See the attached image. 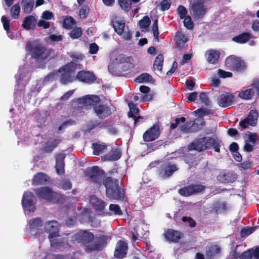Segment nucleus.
<instances>
[{
	"label": "nucleus",
	"mask_w": 259,
	"mask_h": 259,
	"mask_svg": "<svg viewBox=\"0 0 259 259\" xmlns=\"http://www.w3.org/2000/svg\"><path fill=\"white\" fill-rule=\"evenodd\" d=\"M152 31L155 39L158 41V20H155L153 24Z\"/></svg>",
	"instance_id": "nucleus-59"
},
{
	"label": "nucleus",
	"mask_w": 259,
	"mask_h": 259,
	"mask_svg": "<svg viewBox=\"0 0 259 259\" xmlns=\"http://www.w3.org/2000/svg\"><path fill=\"white\" fill-rule=\"evenodd\" d=\"M161 10L162 11L167 10L169 9L171 6L170 0H163L160 4Z\"/></svg>",
	"instance_id": "nucleus-63"
},
{
	"label": "nucleus",
	"mask_w": 259,
	"mask_h": 259,
	"mask_svg": "<svg viewBox=\"0 0 259 259\" xmlns=\"http://www.w3.org/2000/svg\"><path fill=\"white\" fill-rule=\"evenodd\" d=\"M159 135V127L154 124L143 135V139L145 142H150L155 140Z\"/></svg>",
	"instance_id": "nucleus-15"
},
{
	"label": "nucleus",
	"mask_w": 259,
	"mask_h": 259,
	"mask_svg": "<svg viewBox=\"0 0 259 259\" xmlns=\"http://www.w3.org/2000/svg\"><path fill=\"white\" fill-rule=\"evenodd\" d=\"M257 138V135L255 133H250L248 135L245 139V144L244 147L245 151L250 152L253 150Z\"/></svg>",
	"instance_id": "nucleus-23"
},
{
	"label": "nucleus",
	"mask_w": 259,
	"mask_h": 259,
	"mask_svg": "<svg viewBox=\"0 0 259 259\" xmlns=\"http://www.w3.org/2000/svg\"><path fill=\"white\" fill-rule=\"evenodd\" d=\"M250 87L253 88L254 90L255 94L259 96V79H254L250 85Z\"/></svg>",
	"instance_id": "nucleus-61"
},
{
	"label": "nucleus",
	"mask_w": 259,
	"mask_h": 259,
	"mask_svg": "<svg viewBox=\"0 0 259 259\" xmlns=\"http://www.w3.org/2000/svg\"><path fill=\"white\" fill-rule=\"evenodd\" d=\"M94 154L99 155L106 148V146L103 144H94L92 145Z\"/></svg>",
	"instance_id": "nucleus-45"
},
{
	"label": "nucleus",
	"mask_w": 259,
	"mask_h": 259,
	"mask_svg": "<svg viewBox=\"0 0 259 259\" xmlns=\"http://www.w3.org/2000/svg\"><path fill=\"white\" fill-rule=\"evenodd\" d=\"M134 67V59L131 56L120 54L116 55L108 66V70L112 73L126 71Z\"/></svg>",
	"instance_id": "nucleus-1"
},
{
	"label": "nucleus",
	"mask_w": 259,
	"mask_h": 259,
	"mask_svg": "<svg viewBox=\"0 0 259 259\" xmlns=\"http://www.w3.org/2000/svg\"><path fill=\"white\" fill-rule=\"evenodd\" d=\"M190 10L192 12L193 16H203L206 13L203 3L200 1L194 2L192 4Z\"/></svg>",
	"instance_id": "nucleus-16"
},
{
	"label": "nucleus",
	"mask_w": 259,
	"mask_h": 259,
	"mask_svg": "<svg viewBox=\"0 0 259 259\" xmlns=\"http://www.w3.org/2000/svg\"><path fill=\"white\" fill-rule=\"evenodd\" d=\"M152 80V76L148 73H145L138 76L136 81L138 82H151Z\"/></svg>",
	"instance_id": "nucleus-43"
},
{
	"label": "nucleus",
	"mask_w": 259,
	"mask_h": 259,
	"mask_svg": "<svg viewBox=\"0 0 259 259\" xmlns=\"http://www.w3.org/2000/svg\"><path fill=\"white\" fill-rule=\"evenodd\" d=\"M90 9L87 5H83L79 10V16H87L90 12Z\"/></svg>",
	"instance_id": "nucleus-55"
},
{
	"label": "nucleus",
	"mask_w": 259,
	"mask_h": 259,
	"mask_svg": "<svg viewBox=\"0 0 259 259\" xmlns=\"http://www.w3.org/2000/svg\"><path fill=\"white\" fill-rule=\"evenodd\" d=\"M225 64L230 69L239 72L244 71L246 67L245 62L240 58L235 56L227 57L226 59Z\"/></svg>",
	"instance_id": "nucleus-7"
},
{
	"label": "nucleus",
	"mask_w": 259,
	"mask_h": 259,
	"mask_svg": "<svg viewBox=\"0 0 259 259\" xmlns=\"http://www.w3.org/2000/svg\"><path fill=\"white\" fill-rule=\"evenodd\" d=\"M94 111L100 118H104L109 115L111 111L108 107L104 105H99L94 107Z\"/></svg>",
	"instance_id": "nucleus-27"
},
{
	"label": "nucleus",
	"mask_w": 259,
	"mask_h": 259,
	"mask_svg": "<svg viewBox=\"0 0 259 259\" xmlns=\"http://www.w3.org/2000/svg\"><path fill=\"white\" fill-rule=\"evenodd\" d=\"M250 38V35L248 33H243L232 38V40L239 44H244Z\"/></svg>",
	"instance_id": "nucleus-36"
},
{
	"label": "nucleus",
	"mask_w": 259,
	"mask_h": 259,
	"mask_svg": "<svg viewBox=\"0 0 259 259\" xmlns=\"http://www.w3.org/2000/svg\"><path fill=\"white\" fill-rule=\"evenodd\" d=\"M20 12V6L19 4L13 5L11 9L12 16H19Z\"/></svg>",
	"instance_id": "nucleus-53"
},
{
	"label": "nucleus",
	"mask_w": 259,
	"mask_h": 259,
	"mask_svg": "<svg viewBox=\"0 0 259 259\" xmlns=\"http://www.w3.org/2000/svg\"><path fill=\"white\" fill-rule=\"evenodd\" d=\"M177 169L178 168L175 164H171L170 162H166L159 169V176L162 178H167Z\"/></svg>",
	"instance_id": "nucleus-13"
},
{
	"label": "nucleus",
	"mask_w": 259,
	"mask_h": 259,
	"mask_svg": "<svg viewBox=\"0 0 259 259\" xmlns=\"http://www.w3.org/2000/svg\"><path fill=\"white\" fill-rule=\"evenodd\" d=\"M177 37L176 45L179 49H182L185 43L188 41V38L187 36L180 31H178L176 34Z\"/></svg>",
	"instance_id": "nucleus-32"
},
{
	"label": "nucleus",
	"mask_w": 259,
	"mask_h": 259,
	"mask_svg": "<svg viewBox=\"0 0 259 259\" xmlns=\"http://www.w3.org/2000/svg\"><path fill=\"white\" fill-rule=\"evenodd\" d=\"M36 194L39 197L53 203L59 202L60 197V194L52 191L48 187H42L38 189Z\"/></svg>",
	"instance_id": "nucleus-8"
},
{
	"label": "nucleus",
	"mask_w": 259,
	"mask_h": 259,
	"mask_svg": "<svg viewBox=\"0 0 259 259\" xmlns=\"http://www.w3.org/2000/svg\"><path fill=\"white\" fill-rule=\"evenodd\" d=\"M232 256L235 258L239 257L240 259H251L250 250L245 251L240 256L236 251H234L232 253Z\"/></svg>",
	"instance_id": "nucleus-47"
},
{
	"label": "nucleus",
	"mask_w": 259,
	"mask_h": 259,
	"mask_svg": "<svg viewBox=\"0 0 259 259\" xmlns=\"http://www.w3.org/2000/svg\"><path fill=\"white\" fill-rule=\"evenodd\" d=\"M22 10L24 13L29 14L31 12L34 6L33 0H22Z\"/></svg>",
	"instance_id": "nucleus-35"
},
{
	"label": "nucleus",
	"mask_w": 259,
	"mask_h": 259,
	"mask_svg": "<svg viewBox=\"0 0 259 259\" xmlns=\"http://www.w3.org/2000/svg\"><path fill=\"white\" fill-rule=\"evenodd\" d=\"M102 246L103 244L101 242L98 243L95 242H93L88 245L87 247L89 250L92 251L94 250L100 249Z\"/></svg>",
	"instance_id": "nucleus-49"
},
{
	"label": "nucleus",
	"mask_w": 259,
	"mask_h": 259,
	"mask_svg": "<svg viewBox=\"0 0 259 259\" xmlns=\"http://www.w3.org/2000/svg\"><path fill=\"white\" fill-rule=\"evenodd\" d=\"M48 42L59 41L62 39L61 35L52 34L46 38Z\"/></svg>",
	"instance_id": "nucleus-58"
},
{
	"label": "nucleus",
	"mask_w": 259,
	"mask_h": 259,
	"mask_svg": "<svg viewBox=\"0 0 259 259\" xmlns=\"http://www.w3.org/2000/svg\"><path fill=\"white\" fill-rule=\"evenodd\" d=\"M88 175L91 180L97 183H100L103 178V174L98 166H93L88 170Z\"/></svg>",
	"instance_id": "nucleus-14"
},
{
	"label": "nucleus",
	"mask_w": 259,
	"mask_h": 259,
	"mask_svg": "<svg viewBox=\"0 0 259 259\" xmlns=\"http://www.w3.org/2000/svg\"><path fill=\"white\" fill-rule=\"evenodd\" d=\"M150 89L147 86L142 85L140 88V91L142 93L146 95L142 96L141 98V101H149L152 100V96L151 94H148L149 92Z\"/></svg>",
	"instance_id": "nucleus-40"
},
{
	"label": "nucleus",
	"mask_w": 259,
	"mask_h": 259,
	"mask_svg": "<svg viewBox=\"0 0 259 259\" xmlns=\"http://www.w3.org/2000/svg\"><path fill=\"white\" fill-rule=\"evenodd\" d=\"M75 21L72 17H66V18L62 22L63 27L67 29L72 28L75 25Z\"/></svg>",
	"instance_id": "nucleus-42"
},
{
	"label": "nucleus",
	"mask_w": 259,
	"mask_h": 259,
	"mask_svg": "<svg viewBox=\"0 0 259 259\" xmlns=\"http://www.w3.org/2000/svg\"><path fill=\"white\" fill-rule=\"evenodd\" d=\"M220 53L219 51L210 49L205 53V57L207 61L211 64H215L219 61Z\"/></svg>",
	"instance_id": "nucleus-22"
},
{
	"label": "nucleus",
	"mask_w": 259,
	"mask_h": 259,
	"mask_svg": "<svg viewBox=\"0 0 259 259\" xmlns=\"http://www.w3.org/2000/svg\"><path fill=\"white\" fill-rule=\"evenodd\" d=\"M164 236L168 241L177 242L181 239L182 234L178 231L173 229H168L165 232Z\"/></svg>",
	"instance_id": "nucleus-21"
},
{
	"label": "nucleus",
	"mask_w": 259,
	"mask_h": 259,
	"mask_svg": "<svg viewBox=\"0 0 259 259\" xmlns=\"http://www.w3.org/2000/svg\"><path fill=\"white\" fill-rule=\"evenodd\" d=\"M1 21L4 29L7 31L8 37L11 39H13V35L10 31V28L12 25L10 20L8 19V17H2Z\"/></svg>",
	"instance_id": "nucleus-38"
},
{
	"label": "nucleus",
	"mask_w": 259,
	"mask_h": 259,
	"mask_svg": "<svg viewBox=\"0 0 259 259\" xmlns=\"http://www.w3.org/2000/svg\"><path fill=\"white\" fill-rule=\"evenodd\" d=\"M65 155L62 153L58 154L56 157L55 168L58 175H62L64 173V159Z\"/></svg>",
	"instance_id": "nucleus-25"
},
{
	"label": "nucleus",
	"mask_w": 259,
	"mask_h": 259,
	"mask_svg": "<svg viewBox=\"0 0 259 259\" xmlns=\"http://www.w3.org/2000/svg\"><path fill=\"white\" fill-rule=\"evenodd\" d=\"M127 246L126 242L119 241L116 244L114 256L118 258H123L127 253Z\"/></svg>",
	"instance_id": "nucleus-19"
},
{
	"label": "nucleus",
	"mask_w": 259,
	"mask_h": 259,
	"mask_svg": "<svg viewBox=\"0 0 259 259\" xmlns=\"http://www.w3.org/2000/svg\"><path fill=\"white\" fill-rule=\"evenodd\" d=\"M77 68V65L73 62H70L61 68L57 72L49 74L45 79L44 81L48 82L57 79L61 76V82L66 84L73 80L74 77L71 73Z\"/></svg>",
	"instance_id": "nucleus-2"
},
{
	"label": "nucleus",
	"mask_w": 259,
	"mask_h": 259,
	"mask_svg": "<svg viewBox=\"0 0 259 259\" xmlns=\"http://www.w3.org/2000/svg\"><path fill=\"white\" fill-rule=\"evenodd\" d=\"M258 116V112L256 110H251L249 112L247 117L240 121L239 125L243 128L247 127L248 125H255L257 122Z\"/></svg>",
	"instance_id": "nucleus-10"
},
{
	"label": "nucleus",
	"mask_w": 259,
	"mask_h": 259,
	"mask_svg": "<svg viewBox=\"0 0 259 259\" xmlns=\"http://www.w3.org/2000/svg\"><path fill=\"white\" fill-rule=\"evenodd\" d=\"M220 144L218 140L206 137L196 139L189 145L188 148L189 150L201 151L213 147L215 152H219Z\"/></svg>",
	"instance_id": "nucleus-3"
},
{
	"label": "nucleus",
	"mask_w": 259,
	"mask_h": 259,
	"mask_svg": "<svg viewBox=\"0 0 259 259\" xmlns=\"http://www.w3.org/2000/svg\"><path fill=\"white\" fill-rule=\"evenodd\" d=\"M251 258L259 259V248L250 249Z\"/></svg>",
	"instance_id": "nucleus-64"
},
{
	"label": "nucleus",
	"mask_w": 259,
	"mask_h": 259,
	"mask_svg": "<svg viewBox=\"0 0 259 259\" xmlns=\"http://www.w3.org/2000/svg\"><path fill=\"white\" fill-rule=\"evenodd\" d=\"M49 180V177L45 174L38 172L36 174L33 180L34 185H43L45 184Z\"/></svg>",
	"instance_id": "nucleus-30"
},
{
	"label": "nucleus",
	"mask_w": 259,
	"mask_h": 259,
	"mask_svg": "<svg viewBox=\"0 0 259 259\" xmlns=\"http://www.w3.org/2000/svg\"><path fill=\"white\" fill-rule=\"evenodd\" d=\"M255 227H246L243 228L241 232V236L243 237L249 235L254 232Z\"/></svg>",
	"instance_id": "nucleus-57"
},
{
	"label": "nucleus",
	"mask_w": 259,
	"mask_h": 259,
	"mask_svg": "<svg viewBox=\"0 0 259 259\" xmlns=\"http://www.w3.org/2000/svg\"><path fill=\"white\" fill-rule=\"evenodd\" d=\"M36 199L31 192H25L22 197V205L25 214L33 212L35 210Z\"/></svg>",
	"instance_id": "nucleus-6"
},
{
	"label": "nucleus",
	"mask_w": 259,
	"mask_h": 259,
	"mask_svg": "<svg viewBox=\"0 0 259 259\" xmlns=\"http://www.w3.org/2000/svg\"><path fill=\"white\" fill-rule=\"evenodd\" d=\"M229 177L228 174L224 172L220 174L217 177V179L221 183H228L230 182Z\"/></svg>",
	"instance_id": "nucleus-54"
},
{
	"label": "nucleus",
	"mask_w": 259,
	"mask_h": 259,
	"mask_svg": "<svg viewBox=\"0 0 259 259\" xmlns=\"http://www.w3.org/2000/svg\"><path fill=\"white\" fill-rule=\"evenodd\" d=\"M29 232L32 235H35L39 232V229L42 227V222L39 218H35L29 220Z\"/></svg>",
	"instance_id": "nucleus-17"
},
{
	"label": "nucleus",
	"mask_w": 259,
	"mask_h": 259,
	"mask_svg": "<svg viewBox=\"0 0 259 259\" xmlns=\"http://www.w3.org/2000/svg\"><path fill=\"white\" fill-rule=\"evenodd\" d=\"M130 108V112H128L129 117L134 116V114L137 113L139 112V109L137 106L134 104L132 102H129L128 103Z\"/></svg>",
	"instance_id": "nucleus-52"
},
{
	"label": "nucleus",
	"mask_w": 259,
	"mask_h": 259,
	"mask_svg": "<svg viewBox=\"0 0 259 259\" xmlns=\"http://www.w3.org/2000/svg\"><path fill=\"white\" fill-rule=\"evenodd\" d=\"M82 30L80 28L78 27L73 29L70 33V36L72 38H78L81 36Z\"/></svg>",
	"instance_id": "nucleus-51"
},
{
	"label": "nucleus",
	"mask_w": 259,
	"mask_h": 259,
	"mask_svg": "<svg viewBox=\"0 0 259 259\" xmlns=\"http://www.w3.org/2000/svg\"><path fill=\"white\" fill-rule=\"evenodd\" d=\"M31 51L32 53L33 57L35 58L44 60L46 59L48 56V51L39 46L32 48Z\"/></svg>",
	"instance_id": "nucleus-24"
},
{
	"label": "nucleus",
	"mask_w": 259,
	"mask_h": 259,
	"mask_svg": "<svg viewBox=\"0 0 259 259\" xmlns=\"http://www.w3.org/2000/svg\"><path fill=\"white\" fill-rule=\"evenodd\" d=\"M150 20L149 17H143L139 22L140 28L142 29V31H146L149 26L150 24Z\"/></svg>",
	"instance_id": "nucleus-44"
},
{
	"label": "nucleus",
	"mask_w": 259,
	"mask_h": 259,
	"mask_svg": "<svg viewBox=\"0 0 259 259\" xmlns=\"http://www.w3.org/2000/svg\"><path fill=\"white\" fill-rule=\"evenodd\" d=\"M117 180L111 178H107L104 182L106 188L107 196L112 199H120L123 197V191L119 189Z\"/></svg>",
	"instance_id": "nucleus-5"
},
{
	"label": "nucleus",
	"mask_w": 259,
	"mask_h": 259,
	"mask_svg": "<svg viewBox=\"0 0 259 259\" xmlns=\"http://www.w3.org/2000/svg\"><path fill=\"white\" fill-rule=\"evenodd\" d=\"M17 85L20 88V94L23 93V90L28 81V77H26L25 74H23L21 69H19L18 73L15 76Z\"/></svg>",
	"instance_id": "nucleus-26"
},
{
	"label": "nucleus",
	"mask_w": 259,
	"mask_h": 259,
	"mask_svg": "<svg viewBox=\"0 0 259 259\" xmlns=\"http://www.w3.org/2000/svg\"><path fill=\"white\" fill-rule=\"evenodd\" d=\"M195 121H190L187 122L180 127L181 131L184 132H193L198 128V125L195 123Z\"/></svg>",
	"instance_id": "nucleus-34"
},
{
	"label": "nucleus",
	"mask_w": 259,
	"mask_h": 259,
	"mask_svg": "<svg viewBox=\"0 0 259 259\" xmlns=\"http://www.w3.org/2000/svg\"><path fill=\"white\" fill-rule=\"evenodd\" d=\"M109 210L113 212L116 215H121L122 214V211L120 207L117 204H110L109 206Z\"/></svg>",
	"instance_id": "nucleus-56"
},
{
	"label": "nucleus",
	"mask_w": 259,
	"mask_h": 259,
	"mask_svg": "<svg viewBox=\"0 0 259 259\" xmlns=\"http://www.w3.org/2000/svg\"><path fill=\"white\" fill-rule=\"evenodd\" d=\"M45 229L49 234L51 244L52 246H58L64 242V239H62L58 235L59 224L56 221H51L45 223Z\"/></svg>",
	"instance_id": "nucleus-4"
},
{
	"label": "nucleus",
	"mask_w": 259,
	"mask_h": 259,
	"mask_svg": "<svg viewBox=\"0 0 259 259\" xmlns=\"http://www.w3.org/2000/svg\"><path fill=\"white\" fill-rule=\"evenodd\" d=\"M134 230L135 231V234L133 233V235H132V239L134 241L138 239V237H141L145 234V233H144L143 230L142 229H139V228L136 229V228H135Z\"/></svg>",
	"instance_id": "nucleus-62"
},
{
	"label": "nucleus",
	"mask_w": 259,
	"mask_h": 259,
	"mask_svg": "<svg viewBox=\"0 0 259 259\" xmlns=\"http://www.w3.org/2000/svg\"><path fill=\"white\" fill-rule=\"evenodd\" d=\"M52 17H42V19L39 20L37 25L39 27H42L45 29L48 28L50 26V22L48 21L49 20H50Z\"/></svg>",
	"instance_id": "nucleus-48"
},
{
	"label": "nucleus",
	"mask_w": 259,
	"mask_h": 259,
	"mask_svg": "<svg viewBox=\"0 0 259 259\" xmlns=\"http://www.w3.org/2000/svg\"><path fill=\"white\" fill-rule=\"evenodd\" d=\"M79 104H82L83 106L87 108L94 107L98 106V104L100 102V99L99 96L96 95H87L78 100Z\"/></svg>",
	"instance_id": "nucleus-9"
},
{
	"label": "nucleus",
	"mask_w": 259,
	"mask_h": 259,
	"mask_svg": "<svg viewBox=\"0 0 259 259\" xmlns=\"http://www.w3.org/2000/svg\"><path fill=\"white\" fill-rule=\"evenodd\" d=\"M60 143V140L58 139H50L44 146V148L46 151L51 152Z\"/></svg>",
	"instance_id": "nucleus-37"
},
{
	"label": "nucleus",
	"mask_w": 259,
	"mask_h": 259,
	"mask_svg": "<svg viewBox=\"0 0 259 259\" xmlns=\"http://www.w3.org/2000/svg\"><path fill=\"white\" fill-rule=\"evenodd\" d=\"M76 78L78 80L86 83H92L96 80V77L92 72L85 71H79Z\"/></svg>",
	"instance_id": "nucleus-20"
},
{
	"label": "nucleus",
	"mask_w": 259,
	"mask_h": 259,
	"mask_svg": "<svg viewBox=\"0 0 259 259\" xmlns=\"http://www.w3.org/2000/svg\"><path fill=\"white\" fill-rule=\"evenodd\" d=\"M204 188V186L201 185L188 186L180 189L179 193L182 196H189L193 194L201 192Z\"/></svg>",
	"instance_id": "nucleus-12"
},
{
	"label": "nucleus",
	"mask_w": 259,
	"mask_h": 259,
	"mask_svg": "<svg viewBox=\"0 0 259 259\" xmlns=\"http://www.w3.org/2000/svg\"><path fill=\"white\" fill-rule=\"evenodd\" d=\"M112 23L115 31L118 35H121L125 27L124 22L119 17H115L112 21Z\"/></svg>",
	"instance_id": "nucleus-28"
},
{
	"label": "nucleus",
	"mask_w": 259,
	"mask_h": 259,
	"mask_svg": "<svg viewBox=\"0 0 259 259\" xmlns=\"http://www.w3.org/2000/svg\"><path fill=\"white\" fill-rule=\"evenodd\" d=\"M181 18H184V25L187 29L191 30L193 28L194 23L191 17H181Z\"/></svg>",
	"instance_id": "nucleus-46"
},
{
	"label": "nucleus",
	"mask_w": 259,
	"mask_h": 259,
	"mask_svg": "<svg viewBox=\"0 0 259 259\" xmlns=\"http://www.w3.org/2000/svg\"><path fill=\"white\" fill-rule=\"evenodd\" d=\"M118 4L122 9L127 12L131 9V3L128 0L123 1L122 3H118Z\"/></svg>",
	"instance_id": "nucleus-60"
},
{
	"label": "nucleus",
	"mask_w": 259,
	"mask_h": 259,
	"mask_svg": "<svg viewBox=\"0 0 259 259\" xmlns=\"http://www.w3.org/2000/svg\"><path fill=\"white\" fill-rule=\"evenodd\" d=\"M94 239V235L92 233L86 231H81L75 234L72 238V241H76L78 242L87 244Z\"/></svg>",
	"instance_id": "nucleus-11"
},
{
	"label": "nucleus",
	"mask_w": 259,
	"mask_h": 259,
	"mask_svg": "<svg viewBox=\"0 0 259 259\" xmlns=\"http://www.w3.org/2000/svg\"><path fill=\"white\" fill-rule=\"evenodd\" d=\"M163 55L159 54L158 55L154 61L153 64V68L154 70H157L159 71H161L162 69L163 66Z\"/></svg>",
	"instance_id": "nucleus-41"
},
{
	"label": "nucleus",
	"mask_w": 259,
	"mask_h": 259,
	"mask_svg": "<svg viewBox=\"0 0 259 259\" xmlns=\"http://www.w3.org/2000/svg\"><path fill=\"white\" fill-rule=\"evenodd\" d=\"M234 101V96L230 93L222 94L218 98V103L220 106L226 107L230 106Z\"/></svg>",
	"instance_id": "nucleus-18"
},
{
	"label": "nucleus",
	"mask_w": 259,
	"mask_h": 259,
	"mask_svg": "<svg viewBox=\"0 0 259 259\" xmlns=\"http://www.w3.org/2000/svg\"><path fill=\"white\" fill-rule=\"evenodd\" d=\"M37 24L35 17H26L23 21L22 27L26 30L33 29Z\"/></svg>",
	"instance_id": "nucleus-33"
},
{
	"label": "nucleus",
	"mask_w": 259,
	"mask_h": 259,
	"mask_svg": "<svg viewBox=\"0 0 259 259\" xmlns=\"http://www.w3.org/2000/svg\"><path fill=\"white\" fill-rule=\"evenodd\" d=\"M220 251V248L217 245H213L209 248L207 255L210 257L219 253Z\"/></svg>",
	"instance_id": "nucleus-50"
},
{
	"label": "nucleus",
	"mask_w": 259,
	"mask_h": 259,
	"mask_svg": "<svg viewBox=\"0 0 259 259\" xmlns=\"http://www.w3.org/2000/svg\"><path fill=\"white\" fill-rule=\"evenodd\" d=\"M255 91L254 90L250 87V85L248 86V88L246 89H243L238 94V96L240 98L245 99V100H249L252 98V97L254 96Z\"/></svg>",
	"instance_id": "nucleus-31"
},
{
	"label": "nucleus",
	"mask_w": 259,
	"mask_h": 259,
	"mask_svg": "<svg viewBox=\"0 0 259 259\" xmlns=\"http://www.w3.org/2000/svg\"><path fill=\"white\" fill-rule=\"evenodd\" d=\"M90 202L97 211H101L105 207L104 202L96 196H91Z\"/></svg>",
	"instance_id": "nucleus-29"
},
{
	"label": "nucleus",
	"mask_w": 259,
	"mask_h": 259,
	"mask_svg": "<svg viewBox=\"0 0 259 259\" xmlns=\"http://www.w3.org/2000/svg\"><path fill=\"white\" fill-rule=\"evenodd\" d=\"M121 156L120 152L119 149H116L113 150L110 153L104 156V159L107 160H117Z\"/></svg>",
	"instance_id": "nucleus-39"
}]
</instances>
